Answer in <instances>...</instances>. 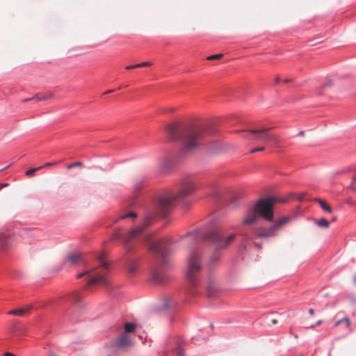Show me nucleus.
<instances>
[{
    "label": "nucleus",
    "mask_w": 356,
    "mask_h": 356,
    "mask_svg": "<svg viewBox=\"0 0 356 356\" xmlns=\"http://www.w3.org/2000/svg\"><path fill=\"white\" fill-rule=\"evenodd\" d=\"M194 235H196V234H191V233H189L186 236H194Z\"/></svg>",
    "instance_id": "09e8293b"
},
{
    "label": "nucleus",
    "mask_w": 356,
    "mask_h": 356,
    "mask_svg": "<svg viewBox=\"0 0 356 356\" xmlns=\"http://www.w3.org/2000/svg\"><path fill=\"white\" fill-rule=\"evenodd\" d=\"M348 203H349L350 204H351V205H354V204H354L353 202H348Z\"/></svg>",
    "instance_id": "5fc2aeb1"
},
{
    "label": "nucleus",
    "mask_w": 356,
    "mask_h": 356,
    "mask_svg": "<svg viewBox=\"0 0 356 356\" xmlns=\"http://www.w3.org/2000/svg\"><path fill=\"white\" fill-rule=\"evenodd\" d=\"M56 164V162H53V163H46L43 166V168H46V167H49V166H51V165H54Z\"/></svg>",
    "instance_id": "f704fd0d"
},
{
    "label": "nucleus",
    "mask_w": 356,
    "mask_h": 356,
    "mask_svg": "<svg viewBox=\"0 0 356 356\" xmlns=\"http://www.w3.org/2000/svg\"><path fill=\"white\" fill-rule=\"evenodd\" d=\"M113 91H114L113 90H108V91L105 92H104V94H105V95H106V94H109V93H111V92H113Z\"/></svg>",
    "instance_id": "de8ad7c7"
},
{
    "label": "nucleus",
    "mask_w": 356,
    "mask_h": 356,
    "mask_svg": "<svg viewBox=\"0 0 356 356\" xmlns=\"http://www.w3.org/2000/svg\"><path fill=\"white\" fill-rule=\"evenodd\" d=\"M278 201L274 197L259 200L253 207L248 211L246 216L242 220V224L245 225H253L259 216L268 221H272L273 219V206Z\"/></svg>",
    "instance_id": "f03ea898"
},
{
    "label": "nucleus",
    "mask_w": 356,
    "mask_h": 356,
    "mask_svg": "<svg viewBox=\"0 0 356 356\" xmlns=\"http://www.w3.org/2000/svg\"><path fill=\"white\" fill-rule=\"evenodd\" d=\"M236 234H232L224 238L221 230L216 228L208 232L205 236V240L213 244L216 248L222 249L227 247L235 238Z\"/></svg>",
    "instance_id": "6e6552de"
},
{
    "label": "nucleus",
    "mask_w": 356,
    "mask_h": 356,
    "mask_svg": "<svg viewBox=\"0 0 356 356\" xmlns=\"http://www.w3.org/2000/svg\"><path fill=\"white\" fill-rule=\"evenodd\" d=\"M127 270L130 275H134L138 270V264L134 261H129L127 264Z\"/></svg>",
    "instance_id": "4468645a"
},
{
    "label": "nucleus",
    "mask_w": 356,
    "mask_h": 356,
    "mask_svg": "<svg viewBox=\"0 0 356 356\" xmlns=\"http://www.w3.org/2000/svg\"><path fill=\"white\" fill-rule=\"evenodd\" d=\"M207 294L209 297L214 296L218 291V284L214 277H209L206 285Z\"/></svg>",
    "instance_id": "f8f14e48"
},
{
    "label": "nucleus",
    "mask_w": 356,
    "mask_h": 356,
    "mask_svg": "<svg viewBox=\"0 0 356 356\" xmlns=\"http://www.w3.org/2000/svg\"><path fill=\"white\" fill-rule=\"evenodd\" d=\"M291 221L289 216H285L277 218L274 224L268 229H257L254 231V238H267L273 237L277 235V232L282 230Z\"/></svg>",
    "instance_id": "0eeeda50"
},
{
    "label": "nucleus",
    "mask_w": 356,
    "mask_h": 356,
    "mask_svg": "<svg viewBox=\"0 0 356 356\" xmlns=\"http://www.w3.org/2000/svg\"><path fill=\"white\" fill-rule=\"evenodd\" d=\"M214 259L215 260H217L218 259V257H212V259Z\"/></svg>",
    "instance_id": "603ef678"
},
{
    "label": "nucleus",
    "mask_w": 356,
    "mask_h": 356,
    "mask_svg": "<svg viewBox=\"0 0 356 356\" xmlns=\"http://www.w3.org/2000/svg\"><path fill=\"white\" fill-rule=\"evenodd\" d=\"M42 168H43V166H40V167L35 168H31L30 170H29L26 172V175L29 176V177L32 176L34 174V172H35L36 171H38Z\"/></svg>",
    "instance_id": "b1692460"
},
{
    "label": "nucleus",
    "mask_w": 356,
    "mask_h": 356,
    "mask_svg": "<svg viewBox=\"0 0 356 356\" xmlns=\"http://www.w3.org/2000/svg\"><path fill=\"white\" fill-rule=\"evenodd\" d=\"M131 344V339L129 335L126 333H122L121 335L113 342V347H111L112 351L115 352L124 349Z\"/></svg>",
    "instance_id": "9b49d317"
},
{
    "label": "nucleus",
    "mask_w": 356,
    "mask_h": 356,
    "mask_svg": "<svg viewBox=\"0 0 356 356\" xmlns=\"http://www.w3.org/2000/svg\"><path fill=\"white\" fill-rule=\"evenodd\" d=\"M97 259L100 263L98 267L90 270L84 271L77 275L76 277L79 279L83 277L84 275H88L91 272H93V274L90 276V280L88 281V286L95 284L108 286L110 282L107 275L109 273V264L104 259V255L103 254H100L98 257Z\"/></svg>",
    "instance_id": "20e7f679"
},
{
    "label": "nucleus",
    "mask_w": 356,
    "mask_h": 356,
    "mask_svg": "<svg viewBox=\"0 0 356 356\" xmlns=\"http://www.w3.org/2000/svg\"><path fill=\"white\" fill-rule=\"evenodd\" d=\"M137 217V215L136 213H134V212H129L128 213L125 214V215H123L120 217V219H124V218H135Z\"/></svg>",
    "instance_id": "bb28decb"
},
{
    "label": "nucleus",
    "mask_w": 356,
    "mask_h": 356,
    "mask_svg": "<svg viewBox=\"0 0 356 356\" xmlns=\"http://www.w3.org/2000/svg\"><path fill=\"white\" fill-rule=\"evenodd\" d=\"M321 323H322V321H321V320H319V321H318L316 323V324H314V325H310V326L307 327V328H314V327H315L316 326L320 325Z\"/></svg>",
    "instance_id": "72a5a7b5"
},
{
    "label": "nucleus",
    "mask_w": 356,
    "mask_h": 356,
    "mask_svg": "<svg viewBox=\"0 0 356 356\" xmlns=\"http://www.w3.org/2000/svg\"><path fill=\"white\" fill-rule=\"evenodd\" d=\"M149 248L161 258L163 264H166V257L170 252L166 241L162 239L150 241Z\"/></svg>",
    "instance_id": "9d476101"
},
{
    "label": "nucleus",
    "mask_w": 356,
    "mask_h": 356,
    "mask_svg": "<svg viewBox=\"0 0 356 356\" xmlns=\"http://www.w3.org/2000/svg\"><path fill=\"white\" fill-rule=\"evenodd\" d=\"M3 356H15L14 354L10 352L5 353Z\"/></svg>",
    "instance_id": "58836bf2"
},
{
    "label": "nucleus",
    "mask_w": 356,
    "mask_h": 356,
    "mask_svg": "<svg viewBox=\"0 0 356 356\" xmlns=\"http://www.w3.org/2000/svg\"><path fill=\"white\" fill-rule=\"evenodd\" d=\"M137 67H138V66H136V65H128L126 67V69L131 70V69L137 68Z\"/></svg>",
    "instance_id": "e433bc0d"
},
{
    "label": "nucleus",
    "mask_w": 356,
    "mask_h": 356,
    "mask_svg": "<svg viewBox=\"0 0 356 356\" xmlns=\"http://www.w3.org/2000/svg\"><path fill=\"white\" fill-rule=\"evenodd\" d=\"M42 96V95H40V94H37L35 96L33 97L32 99H35L37 101H40V97Z\"/></svg>",
    "instance_id": "c9c22d12"
},
{
    "label": "nucleus",
    "mask_w": 356,
    "mask_h": 356,
    "mask_svg": "<svg viewBox=\"0 0 356 356\" xmlns=\"http://www.w3.org/2000/svg\"><path fill=\"white\" fill-rule=\"evenodd\" d=\"M73 300L76 302H79L82 298L81 296H80L79 293H74L72 297Z\"/></svg>",
    "instance_id": "c756f323"
},
{
    "label": "nucleus",
    "mask_w": 356,
    "mask_h": 356,
    "mask_svg": "<svg viewBox=\"0 0 356 356\" xmlns=\"http://www.w3.org/2000/svg\"><path fill=\"white\" fill-rule=\"evenodd\" d=\"M222 56H223V54H213V55H211V56H208V57L207 58V59L208 60H216V59H220V58H221Z\"/></svg>",
    "instance_id": "a878e982"
},
{
    "label": "nucleus",
    "mask_w": 356,
    "mask_h": 356,
    "mask_svg": "<svg viewBox=\"0 0 356 356\" xmlns=\"http://www.w3.org/2000/svg\"><path fill=\"white\" fill-rule=\"evenodd\" d=\"M264 149H265L264 147L254 148L250 151V153L253 154V153L258 152H263V151H264Z\"/></svg>",
    "instance_id": "c85d7f7f"
},
{
    "label": "nucleus",
    "mask_w": 356,
    "mask_h": 356,
    "mask_svg": "<svg viewBox=\"0 0 356 356\" xmlns=\"http://www.w3.org/2000/svg\"><path fill=\"white\" fill-rule=\"evenodd\" d=\"M303 197H304V194H302V195H300L298 197V199H299L300 200H303Z\"/></svg>",
    "instance_id": "49530a36"
},
{
    "label": "nucleus",
    "mask_w": 356,
    "mask_h": 356,
    "mask_svg": "<svg viewBox=\"0 0 356 356\" xmlns=\"http://www.w3.org/2000/svg\"><path fill=\"white\" fill-rule=\"evenodd\" d=\"M354 283L356 284V275L354 276Z\"/></svg>",
    "instance_id": "8fccbe9b"
},
{
    "label": "nucleus",
    "mask_w": 356,
    "mask_h": 356,
    "mask_svg": "<svg viewBox=\"0 0 356 356\" xmlns=\"http://www.w3.org/2000/svg\"><path fill=\"white\" fill-rule=\"evenodd\" d=\"M309 314L310 315H314V310L313 309H309V311H308Z\"/></svg>",
    "instance_id": "ea45409f"
},
{
    "label": "nucleus",
    "mask_w": 356,
    "mask_h": 356,
    "mask_svg": "<svg viewBox=\"0 0 356 356\" xmlns=\"http://www.w3.org/2000/svg\"><path fill=\"white\" fill-rule=\"evenodd\" d=\"M175 353H177L179 356H184V351L181 348V343H178L177 345V347L175 349Z\"/></svg>",
    "instance_id": "5701e85b"
},
{
    "label": "nucleus",
    "mask_w": 356,
    "mask_h": 356,
    "mask_svg": "<svg viewBox=\"0 0 356 356\" xmlns=\"http://www.w3.org/2000/svg\"><path fill=\"white\" fill-rule=\"evenodd\" d=\"M8 185V184H0V189L5 186H7Z\"/></svg>",
    "instance_id": "79ce46f5"
},
{
    "label": "nucleus",
    "mask_w": 356,
    "mask_h": 356,
    "mask_svg": "<svg viewBox=\"0 0 356 356\" xmlns=\"http://www.w3.org/2000/svg\"><path fill=\"white\" fill-rule=\"evenodd\" d=\"M350 170V168H343L341 170H336L333 173L334 175H340L344 174L346 172H348Z\"/></svg>",
    "instance_id": "393cba45"
},
{
    "label": "nucleus",
    "mask_w": 356,
    "mask_h": 356,
    "mask_svg": "<svg viewBox=\"0 0 356 356\" xmlns=\"http://www.w3.org/2000/svg\"><path fill=\"white\" fill-rule=\"evenodd\" d=\"M152 278L156 283L158 284H162L165 281L163 275L156 269L152 270Z\"/></svg>",
    "instance_id": "ddd939ff"
},
{
    "label": "nucleus",
    "mask_w": 356,
    "mask_h": 356,
    "mask_svg": "<svg viewBox=\"0 0 356 356\" xmlns=\"http://www.w3.org/2000/svg\"><path fill=\"white\" fill-rule=\"evenodd\" d=\"M82 165H83V163L81 162L78 161V162L70 164L69 165H67V168L71 169L72 168L81 166Z\"/></svg>",
    "instance_id": "cd10ccee"
},
{
    "label": "nucleus",
    "mask_w": 356,
    "mask_h": 356,
    "mask_svg": "<svg viewBox=\"0 0 356 356\" xmlns=\"http://www.w3.org/2000/svg\"><path fill=\"white\" fill-rule=\"evenodd\" d=\"M284 81L285 83H288V82H289V81H290V80H289V79H285Z\"/></svg>",
    "instance_id": "3c124183"
},
{
    "label": "nucleus",
    "mask_w": 356,
    "mask_h": 356,
    "mask_svg": "<svg viewBox=\"0 0 356 356\" xmlns=\"http://www.w3.org/2000/svg\"><path fill=\"white\" fill-rule=\"evenodd\" d=\"M316 202H317L319 205L321 207V208L325 210V211L328 212L329 213H332V209L331 207L327 204L325 201L321 199L316 198L314 200Z\"/></svg>",
    "instance_id": "f3484780"
},
{
    "label": "nucleus",
    "mask_w": 356,
    "mask_h": 356,
    "mask_svg": "<svg viewBox=\"0 0 356 356\" xmlns=\"http://www.w3.org/2000/svg\"><path fill=\"white\" fill-rule=\"evenodd\" d=\"M197 188V183L191 177H184L180 182L179 190L177 193L163 196L159 201V207L163 215L172 208L174 201L178 198L187 197L194 193Z\"/></svg>",
    "instance_id": "7ed1b4c3"
},
{
    "label": "nucleus",
    "mask_w": 356,
    "mask_h": 356,
    "mask_svg": "<svg viewBox=\"0 0 356 356\" xmlns=\"http://www.w3.org/2000/svg\"><path fill=\"white\" fill-rule=\"evenodd\" d=\"M168 111H173V108H169Z\"/></svg>",
    "instance_id": "6e6d98bb"
},
{
    "label": "nucleus",
    "mask_w": 356,
    "mask_h": 356,
    "mask_svg": "<svg viewBox=\"0 0 356 356\" xmlns=\"http://www.w3.org/2000/svg\"><path fill=\"white\" fill-rule=\"evenodd\" d=\"M271 322H272V323H273V324H274V325H276V324H277V323H278V322H277V321L276 319H273V320L271 321Z\"/></svg>",
    "instance_id": "37998d69"
},
{
    "label": "nucleus",
    "mask_w": 356,
    "mask_h": 356,
    "mask_svg": "<svg viewBox=\"0 0 356 356\" xmlns=\"http://www.w3.org/2000/svg\"><path fill=\"white\" fill-rule=\"evenodd\" d=\"M121 238V234L120 232H116L115 233L113 236H112V238L113 239H119Z\"/></svg>",
    "instance_id": "473e14b6"
},
{
    "label": "nucleus",
    "mask_w": 356,
    "mask_h": 356,
    "mask_svg": "<svg viewBox=\"0 0 356 356\" xmlns=\"http://www.w3.org/2000/svg\"><path fill=\"white\" fill-rule=\"evenodd\" d=\"M10 244V239L5 236L0 237V251L5 250Z\"/></svg>",
    "instance_id": "dca6fc26"
},
{
    "label": "nucleus",
    "mask_w": 356,
    "mask_h": 356,
    "mask_svg": "<svg viewBox=\"0 0 356 356\" xmlns=\"http://www.w3.org/2000/svg\"><path fill=\"white\" fill-rule=\"evenodd\" d=\"M29 309H30V307L26 308V309H14V310L10 311L8 312V314L21 316H23L25 313H26Z\"/></svg>",
    "instance_id": "6ab92c4d"
},
{
    "label": "nucleus",
    "mask_w": 356,
    "mask_h": 356,
    "mask_svg": "<svg viewBox=\"0 0 356 356\" xmlns=\"http://www.w3.org/2000/svg\"><path fill=\"white\" fill-rule=\"evenodd\" d=\"M136 327V325L132 323H127L124 325V332L123 333H126L127 334L129 335V333L134 331V329Z\"/></svg>",
    "instance_id": "aec40b11"
},
{
    "label": "nucleus",
    "mask_w": 356,
    "mask_h": 356,
    "mask_svg": "<svg viewBox=\"0 0 356 356\" xmlns=\"http://www.w3.org/2000/svg\"><path fill=\"white\" fill-rule=\"evenodd\" d=\"M345 323L347 327H350L351 325L350 320L348 317H344L341 320H338L334 323V327H338L340 324Z\"/></svg>",
    "instance_id": "a211bd4d"
},
{
    "label": "nucleus",
    "mask_w": 356,
    "mask_h": 356,
    "mask_svg": "<svg viewBox=\"0 0 356 356\" xmlns=\"http://www.w3.org/2000/svg\"><path fill=\"white\" fill-rule=\"evenodd\" d=\"M54 96V94L51 91H48L45 92L44 94L42 95V96L40 97V100L45 101L49 99L53 98Z\"/></svg>",
    "instance_id": "4be33fe9"
},
{
    "label": "nucleus",
    "mask_w": 356,
    "mask_h": 356,
    "mask_svg": "<svg viewBox=\"0 0 356 356\" xmlns=\"http://www.w3.org/2000/svg\"><path fill=\"white\" fill-rule=\"evenodd\" d=\"M348 203H349L350 204H351V205H354V204H354L353 202H348Z\"/></svg>",
    "instance_id": "864d4df0"
},
{
    "label": "nucleus",
    "mask_w": 356,
    "mask_h": 356,
    "mask_svg": "<svg viewBox=\"0 0 356 356\" xmlns=\"http://www.w3.org/2000/svg\"><path fill=\"white\" fill-rule=\"evenodd\" d=\"M149 235L147 234L144 236V239L147 241H149Z\"/></svg>",
    "instance_id": "a19ab883"
},
{
    "label": "nucleus",
    "mask_w": 356,
    "mask_h": 356,
    "mask_svg": "<svg viewBox=\"0 0 356 356\" xmlns=\"http://www.w3.org/2000/svg\"><path fill=\"white\" fill-rule=\"evenodd\" d=\"M150 65H152V63L147 62V61L136 64V66H138V67H147V66H150Z\"/></svg>",
    "instance_id": "7c9ffc66"
},
{
    "label": "nucleus",
    "mask_w": 356,
    "mask_h": 356,
    "mask_svg": "<svg viewBox=\"0 0 356 356\" xmlns=\"http://www.w3.org/2000/svg\"><path fill=\"white\" fill-rule=\"evenodd\" d=\"M202 269L201 256L197 251H193L188 257L186 276L191 284L195 286L197 275Z\"/></svg>",
    "instance_id": "39448f33"
},
{
    "label": "nucleus",
    "mask_w": 356,
    "mask_h": 356,
    "mask_svg": "<svg viewBox=\"0 0 356 356\" xmlns=\"http://www.w3.org/2000/svg\"><path fill=\"white\" fill-rule=\"evenodd\" d=\"M32 99H33L32 98H27V99H23V101H22V102H29V101L32 100Z\"/></svg>",
    "instance_id": "a18cd8bd"
},
{
    "label": "nucleus",
    "mask_w": 356,
    "mask_h": 356,
    "mask_svg": "<svg viewBox=\"0 0 356 356\" xmlns=\"http://www.w3.org/2000/svg\"><path fill=\"white\" fill-rule=\"evenodd\" d=\"M316 225L319 227L327 228L330 225V222L325 218H321L316 221Z\"/></svg>",
    "instance_id": "412c9836"
},
{
    "label": "nucleus",
    "mask_w": 356,
    "mask_h": 356,
    "mask_svg": "<svg viewBox=\"0 0 356 356\" xmlns=\"http://www.w3.org/2000/svg\"><path fill=\"white\" fill-rule=\"evenodd\" d=\"M151 222L152 217L149 216H145L141 226L133 229L123 237L124 248L127 252H130L134 249L135 243L138 241L143 229L147 227Z\"/></svg>",
    "instance_id": "423d86ee"
},
{
    "label": "nucleus",
    "mask_w": 356,
    "mask_h": 356,
    "mask_svg": "<svg viewBox=\"0 0 356 356\" xmlns=\"http://www.w3.org/2000/svg\"><path fill=\"white\" fill-rule=\"evenodd\" d=\"M51 356H56V355H51Z\"/></svg>",
    "instance_id": "4d7b16f0"
},
{
    "label": "nucleus",
    "mask_w": 356,
    "mask_h": 356,
    "mask_svg": "<svg viewBox=\"0 0 356 356\" xmlns=\"http://www.w3.org/2000/svg\"><path fill=\"white\" fill-rule=\"evenodd\" d=\"M81 259V254L78 252H73L67 256V261L72 264H75Z\"/></svg>",
    "instance_id": "2eb2a0df"
},
{
    "label": "nucleus",
    "mask_w": 356,
    "mask_h": 356,
    "mask_svg": "<svg viewBox=\"0 0 356 356\" xmlns=\"http://www.w3.org/2000/svg\"><path fill=\"white\" fill-rule=\"evenodd\" d=\"M270 128L258 127L248 129V131L253 135L252 139L256 142H270L277 145L280 143V138L277 135L270 132Z\"/></svg>",
    "instance_id": "1a4fd4ad"
},
{
    "label": "nucleus",
    "mask_w": 356,
    "mask_h": 356,
    "mask_svg": "<svg viewBox=\"0 0 356 356\" xmlns=\"http://www.w3.org/2000/svg\"><path fill=\"white\" fill-rule=\"evenodd\" d=\"M168 137L170 140H181L186 151L193 150L211 132L205 127L197 125H188L180 127L177 124L167 127Z\"/></svg>",
    "instance_id": "f257e3e1"
},
{
    "label": "nucleus",
    "mask_w": 356,
    "mask_h": 356,
    "mask_svg": "<svg viewBox=\"0 0 356 356\" xmlns=\"http://www.w3.org/2000/svg\"><path fill=\"white\" fill-rule=\"evenodd\" d=\"M356 181V173L353 177V183L350 185V188H353V184Z\"/></svg>",
    "instance_id": "4c0bfd02"
},
{
    "label": "nucleus",
    "mask_w": 356,
    "mask_h": 356,
    "mask_svg": "<svg viewBox=\"0 0 356 356\" xmlns=\"http://www.w3.org/2000/svg\"><path fill=\"white\" fill-rule=\"evenodd\" d=\"M280 81V77H277V78H275V82L276 83H278Z\"/></svg>",
    "instance_id": "c03bdc74"
},
{
    "label": "nucleus",
    "mask_w": 356,
    "mask_h": 356,
    "mask_svg": "<svg viewBox=\"0 0 356 356\" xmlns=\"http://www.w3.org/2000/svg\"><path fill=\"white\" fill-rule=\"evenodd\" d=\"M241 235L243 236V240L244 241L250 240L252 238V237L249 236L248 234L245 232H242Z\"/></svg>",
    "instance_id": "2f4dec72"
}]
</instances>
